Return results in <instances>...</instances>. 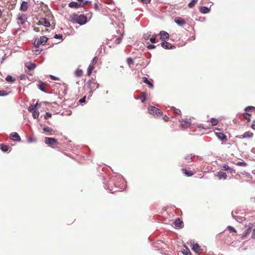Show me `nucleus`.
Returning a JSON list of instances; mask_svg holds the SVG:
<instances>
[{"mask_svg":"<svg viewBox=\"0 0 255 255\" xmlns=\"http://www.w3.org/2000/svg\"><path fill=\"white\" fill-rule=\"evenodd\" d=\"M43 130L48 135H53L55 134V131L52 128L49 127H44Z\"/></svg>","mask_w":255,"mask_h":255,"instance_id":"6","label":"nucleus"},{"mask_svg":"<svg viewBox=\"0 0 255 255\" xmlns=\"http://www.w3.org/2000/svg\"><path fill=\"white\" fill-rule=\"evenodd\" d=\"M216 176L219 179H226L227 178V175L226 173L222 171H218L216 174Z\"/></svg>","mask_w":255,"mask_h":255,"instance_id":"14","label":"nucleus"},{"mask_svg":"<svg viewBox=\"0 0 255 255\" xmlns=\"http://www.w3.org/2000/svg\"><path fill=\"white\" fill-rule=\"evenodd\" d=\"M5 80L7 82L12 83L15 81V79L13 77H12L11 76L8 75L6 76V77L5 78Z\"/></svg>","mask_w":255,"mask_h":255,"instance_id":"29","label":"nucleus"},{"mask_svg":"<svg viewBox=\"0 0 255 255\" xmlns=\"http://www.w3.org/2000/svg\"><path fill=\"white\" fill-rule=\"evenodd\" d=\"M83 71L81 69H77L75 72V74L77 77H81L83 75Z\"/></svg>","mask_w":255,"mask_h":255,"instance_id":"32","label":"nucleus"},{"mask_svg":"<svg viewBox=\"0 0 255 255\" xmlns=\"http://www.w3.org/2000/svg\"><path fill=\"white\" fill-rule=\"evenodd\" d=\"M68 5L71 8L77 9L79 7H83L84 4H82L81 3H79L76 1H71L68 4Z\"/></svg>","mask_w":255,"mask_h":255,"instance_id":"7","label":"nucleus"},{"mask_svg":"<svg viewBox=\"0 0 255 255\" xmlns=\"http://www.w3.org/2000/svg\"><path fill=\"white\" fill-rule=\"evenodd\" d=\"M221 168L223 170H232V169L228 165L223 164L220 166Z\"/></svg>","mask_w":255,"mask_h":255,"instance_id":"31","label":"nucleus"},{"mask_svg":"<svg viewBox=\"0 0 255 255\" xmlns=\"http://www.w3.org/2000/svg\"><path fill=\"white\" fill-rule=\"evenodd\" d=\"M245 111L246 112H255V107L253 106H248L245 109Z\"/></svg>","mask_w":255,"mask_h":255,"instance_id":"34","label":"nucleus"},{"mask_svg":"<svg viewBox=\"0 0 255 255\" xmlns=\"http://www.w3.org/2000/svg\"><path fill=\"white\" fill-rule=\"evenodd\" d=\"M127 62L129 66L133 63V60L131 58H128L127 59Z\"/></svg>","mask_w":255,"mask_h":255,"instance_id":"44","label":"nucleus"},{"mask_svg":"<svg viewBox=\"0 0 255 255\" xmlns=\"http://www.w3.org/2000/svg\"><path fill=\"white\" fill-rule=\"evenodd\" d=\"M26 76L24 74H22L19 76V79L21 80H25L26 79Z\"/></svg>","mask_w":255,"mask_h":255,"instance_id":"56","label":"nucleus"},{"mask_svg":"<svg viewBox=\"0 0 255 255\" xmlns=\"http://www.w3.org/2000/svg\"><path fill=\"white\" fill-rule=\"evenodd\" d=\"M228 229L230 232H236L235 229L232 226H228Z\"/></svg>","mask_w":255,"mask_h":255,"instance_id":"53","label":"nucleus"},{"mask_svg":"<svg viewBox=\"0 0 255 255\" xmlns=\"http://www.w3.org/2000/svg\"><path fill=\"white\" fill-rule=\"evenodd\" d=\"M52 114L50 112H46L44 115V118L47 119L51 117Z\"/></svg>","mask_w":255,"mask_h":255,"instance_id":"50","label":"nucleus"},{"mask_svg":"<svg viewBox=\"0 0 255 255\" xmlns=\"http://www.w3.org/2000/svg\"><path fill=\"white\" fill-rule=\"evenodd\" d=\"M253 136V133L251 131H246L244 134L239 135L237 137L239 138H252Z\"/></svg>","mask_w":255,"mask_h":255,"instance_id":"11","label":"nucleus"},{"mask_svg":"<svg viewBox=\"0 0 255 255\" xmlns=\"http://www.w3.org/2000/svg\"><path fill=\"white\" fill-rule=\"evenodd\" d=\"M40 44L41 43H40L39 39L35 40L34 45L35 47V48H38Z\"/></svg>","mask_w":255,"mask_h":255,"instance_id":"45","label":"nucleus"},{"mask_svg":"<svg viewBox=\"0 0 255 255\" xmlns=\"http://www.w3.org/2000/svg\"><path fill=\"white\" fill-rule=\"evenodd\" d=\"M210 122L212 126H216L218 123V121L214 118H212L210 119Z\"/></svg>","mask_w":255,"mask_h":255,"instance_id":"35","label":"nucleus"},{"mask_svg":"<svg viewBox=\"0 0 255 255\" xmlns=\"http://www.w3.org/2000/svg\"><path fill=\"white\" fill-rule=\"evenodd\" d=\"M62 37H63V35L62 34H55L54 36V38H55V39H62Z\"/></svg>","mask_w":255,"mask_h":255,"instance_id":"51","label":"nucleus"},{"mask_svg":"<svg viewBox=\"0 0 255 255\" xmlns=\"http://www.w3.org/2000/svg\"><path fill=\"white\" fill-rule=\"evenodd\" d=\"M86 96H85L84 97H83L82 98H81L79 101V102L81 103V104L85 103V102H86Z\"/></svg>","mask_w":255,"mask_h":255,"instance_id":"54","label":"nucleus"},{"mask_svg":"<svg viewBox=\"0 0 255 255\" xmlns=\"http://www.w3.org/2000/svg\"><path fill=\"white\" fill-rule=\"evenodd\" d=\"M0 149L3 152H8L9 151V147L4 144H1L0 145Z\"/></svg>","mask_w":255,"mask_h":255,"instance_id":"26","label":"nucleus"},{"mask_svg":"<svg viewBox=\"0 0 255 255\" xmlns=\"http://www.w3.org/2000/svg\"><path fill=\"white\" fill-rule=\"evenodd\" d=\"M171 109L174 110V113L175 114H176V115H180V114H181V111L179 109H176L174 107H172Z\"/></svg>","mask_w":255,"mask_h":255,"instance_id":"41","label":"nucleus"},{"mask_svg":"<svg viewBox=\"0 0 255 255\" xmlns=\"http://www.w3.org/2000/svg\"><path fill=\"white\" fill-rule=\"evenodd\" d=\"M110 184V182L109 183H107V184L106 185V187L105 188H107L110 191L112 192V193H114V192L118 191L117 190H114V188H111L109 186Z\"/></svg>","mask_w":255,"mask_h":255,"instance_id":"36","label":"nucleus"},{"mask_svg":"<svg viewBox=\"0 0 255 255\" xmlns=\"http://www.w3.org/2000/svg\"><path fill=\"white\" fill-rule=\"evenodd\" d=\"M28 140L29 142H35L36 141V139L35 138H32L31 137H30L28 138Z\"/></svg>","mask_w":255,"mask_h":255,"instance_id":"57","label":"nucleus"},{"mask_svg":"<svg viewBox=\"0 0 255 255\" xmlns=\"http://www.w3.org/2000/svg\"><path fill=\"white\" fill-rule=\"evenodd\" d=\"M50 77L51 78V79H52L53 80H58V78L55 77V76L52 75H50Z\"/></svg>","mask_w":255,"mask_h":255,"instance_id":"61","label":"nucleus"},{"mask_svg":"<svg viewBox=\"0 0 255 255\" xmlns=\"http://www.w3.org/2000/svg\"><path fill=\"white\" fill-rule=\"evenodd\" d=\"M155 46L154 45H153V44H149L148 46H147V48L148 49H154L155 48Z\"/></svg>","mask_w":255,"mask_h":255,"instance_id":"59","label":"nucleus"},{"mask_svg":"<svg viewBox=\"0 0 255 255\" xmlns=\"http://www.w3.org/2000/svg\"><path fill=\"white\" fill-rule=\"evenodd\" d=\"M236 165L240 166H246L247 165V163L244 161H242L237 162Z\"/></svg>","mask_w":255,"mask_h":255,"instance_id":"40","label":"nucleus"},{"mask_svg":"<svg viewBox=\"0 0 255 255\" xmlns=\"http://www.w3.org/2000/svg\"><path fill=\"white\" fill-rule=\"evenodd\" d=\"M199 11L201 13L205 14L210 11V7H208L206 6H202L200 7Z\"/></svg>","mask_w":255,"mask_h":255,"instance_id":"19","label":"nucleus"},{"mask_svg":"<svg viewBox=\"0 0 255 255\" xmlns=\"http://www.w3.org/2000/svg\"><path fill=\"white\" fill-rule=\"evenodd\" d=\"M174 21L177 24L181 26H183L186 23L185 20L180 17L175 18Z\"/></svg>","mask_w":255,"mask_h":255,"instance_id":"13","label":"nucleus"},{"mask_svg":"<svg viewBox=\"0 0 255 255\" xmlns=\"http://www.w3.org/2000/svg\"><path fill=\"white\" fill-rule=\"evenodd\" d=\"M215 134L217 137L220 140L223 141L224 140L227 139L226 135L223 132H215Z\"/></svg>","mask_w":255,"mask_h":255,"instance_id":"21","label":"nucleus"},{"mask_svg":"<svg viewBox=\"0 0 255 255\" xmlns=\"http://www.w3.org/2000/svg\"><path fill=\"white\" fill-rule=\"evenodd\" d=\"M192 249L196 253H200L202 250L201 249L200 246L198 244H194L192 245Z\"/></svg>","mask_w":255,"mask_h":255,"instance_id":"18","label":"nucleus"},{"mask_svg":"<svg viewBox=\"0 0 255 255\" xmlns=\"http://www.w3.org/2000/svg\"><path fill=\"white\" fill-rule=\"evenodd\" d=\"M252 228V226L251 227H249L244 232V233L242 235V238H246L251 232Z\"/></svg>","mask_w":255,"mask_h":255,"instance_id":"25","label":"nucleus"},{"mask_svg":"<svg viewBox=\"0 0 255 255\" xmlns=\"http://www.w3.org/2000/svg\"><path fill=\"white\" fill-rule=\"evenodd\" d=\"M186 249L184 250L183 251V254L184 255H191V253L187 247H185Z\"/></svg>","mask_w":255,"mask_h":255,"instance_id":"38","label":"nucleus"},{"mask_svg":"<svg viewBox=\"0 0 255 255\" xmlns=\"http://www.w3.org/2000/svg\"><path fill=\"white\" fill-rule=\"evenodd\" d=\"M183 223L179 218H177L174 222V225L177 228H181L183 227Z\"/></svg>","mask_w":255,"mask_h":255,"instance_id":"20","label":"nucleus"},{"mask_svg":"<svg viewBox=\"0 0 255 255\" xmlns=\"http://www.w3.org/2000/svg\"><path fill=\"white\" fill-rule=\"evenodd\" d=\"M251 128L254 129H255V121H253V124L251 126Z\"/></svg>","mask_w":255,"mask_h":255,"instance_id":"64","label":"nucleus"},{"mask_svg":"<svg viewBox=\"0 0 255 255\" xmlns=\"http://www.w3.org/2000/svg\"><path fill=\"white\" fill-rule=\"evenodd\" d=\"M94 67L93 65H90L89 66L88 68V71H87V75L88 76H91L92 71L94 69Z\"/></svg>","mask_w":255,"mask_h":255,"instance_id":"28","label":"nucleus"},{"mask_svg":"<svg viewBox=\"0 0 255 255\" xmlns=\"http://www.w3.org/2000/svg\"><path fill=\"white\" fill-rule=\"evenodd\" d=\"M149 40L151 43H154L156 41V38L155 37H152L149 39Z\"/></svg>","mask_w":255,"mask_h":255,"instance_id":"58","label":"nucleus"},{"mask_svg":"<svg viewBox=\"0 0 255 255\" xmlns=\"http://www.w3.org/2000/svg\"><path fill=\"white\" fill-rule=\"evenodd\" d=\"M148 113L150 114L155 116H161L162 115L163 112L159 109L156 108L154 106H150L148 108Z\"/></svg>","mask_w":255,"mask_h":255,"instance_id":"2","label":"nucleus"},{"mask_svg":"<svg viewBox=\"0 0 255 255\" xmlns=\"http://www.w3.org/2000/svg\"><path fill=\"white\" fill-rule=\"evenodd\" d=\"M38 23L39 24L43 25L46 27H49L50 24L49 21L46 18H41L39 20Z\"/></svg>","mask_w":255,"mask_h":255,"instance_id":"8","label":"nucleus"},{"mask_svg":"<svg viewBox=\"0 0 255 255\" xmlns=\"http://www.w3.org/2000/svg\"><path fill=\"white\" fill-rule=\"evenodd\" d=\"M10 138L11 140L14 141H20L21 140L20 136L16 132L11 133L10 134Z\"/></svg>","mask_w":255,"mask_h":255,"instance_id":"10","label":"nucleus"},{"mask_svg":"<svg viewBox=\"0 0 255 255\" xmlns=\"http://www.w3.org/2000/svg\"><path fill=\"white\" fill-rule=\"evenodd\" d=\"M190 120L185 119L181 121V126L182 128H185L190 125Z\"/></svg>","mask_w":255,"mask_h":255,"instance_id":"16","label":"nucleus"},{"mask_svg":"<svg viewBox=\"0 0 255 255\" xmlns=\"http://www.w3.org/2000/svg\"><path fill=\"white\" fill-rule=\"evenodd\" d=\"M25 66L29 70H32L35 68L36 67V64L32 62H26L24 64Z\"/></svg>","mask_w":255,"mask_h":255,"instance_id":"17","label":"nucleus"},{"mask_svg":"<svg viewBox=\"0 0 255 255\" xmlns=\"http://www.w3.org/2000/svg\"><path fill=\"white\" fill-rule=\"evenodd\" d=\"M142 81L144 83L147 84L150 88H152L153 87V84L149 81L146 77H143Z\"/></svg>","mask_w":255,"mask_h":255,"instance_id":"23","label":"nucleus"},{"mask_svg":"<svg viewBox=\"0 0 255 255\" xmlns=\"http://www.w3.org/2000/svg\"><path fill=\"white\" fill-rule=\"evenodd\" d=\"M252 238L255 239V229H254L252 234Z\"/></svg>","mask_w":255,"mask_h":255,"instance_id":"63","label":"nucleus"},{"mask_svg":"<svg viewBox=\"0 0 255 255\" xmlns=\"http://www.w3.org/2000/svg\"><path fill=\"white\" fill-rule=\"evenodd\" d=\"M24 17L25 16L24 15H21L17 17V20L19 21L18 23L22 24L25 22L26 18H25Z\"/></svg>","mask_w":255,"mask_h":255,"instance_id":"24","label":"nucleus"},{"mask_svg":"<svg viewBox=\"0 0 255 255\" xmlns=\"http://www.w3.org/2000/svg\"><path fill=\"white\" fill-rule=\"evenodd\" d=\"M70 20L73 23H77L82 25L87 22V17L84 14L78 15L74 13L70 15Z\"/></svg>","mask_w":255,"mask_h":255,"instance_id":"1","label":"nucleus"},{"mask_svg":"<svg viewBox=\"0 0 255 255\" xmlns=\"http://www.w3.org/2000/svg\"><path fill=\"white\" fill-rule=\"evenodd\" d=\"M31 113H32V116L34 119H38L39 115V112L37 110H36V111H34Z\"/></svg>","mask_w":255,"mask_h":255,"instance_id":"33","label":"nucleus"},{"mask_svg":"<svg viewBox=\"0 0 255 255\" xmlns=\"http://www.w3.org/2000/svg\"><path fill=\"white\" fill-rule=\"evenodd\" d=\"M251 116V114L248 113H245L244 114V117L246 120H247L248 122L251 121L250 117Z\"/></svg>","mask_w":255,"mask_h":255,"instance_id":"39","label":"nucleus"},{"mask_svg":"<svg viewBox=\"0 0 255 255\" xmlns=\"http://www.w3.org/2000/svg\"><path fill=\"white\" fill-rule=\"evenodd\" d=\"M195 155L193 154H190L186 155L184 157L185 162H183L182 164V166H187L188 164H190L191 162L194 161V158H195Z\"/></svg>","mask_w":255,"mask_h":255,"instance_id":"5","label":"nucleus"},{"mask_svg":"<svg viewBox=\"0 0 255 255\" xmlns=\"http://www.w3.org/2000/svg\"><path fill=\"white\" fill-rule=\"evenodd\" d=\"M140 99H141V102L142 103H144L146 101V98L145 94L144 93H142V96L140 98Z\"/></svg>","mask_w":255,"mask_h":255,"instance_id":"46","label":"nucleus"},{"mask_svg":"<svg viewBox=\"0 0 255 255\" xmlns=\"http://www.w3.org/2000/svg\"><path fill=\"white\" fill-rule=\"evenodd\" d=\"M44 142L45 144L50 146L58 144L57 139L55 138L46 137L44 138Z\"/></svg>","mask_w":255,"mask_h":255,"instance_id":"4","label":"nucleus"},{"mask_svg":"<svg viewBox=\"0 0 255 255\" xmlns=\"http://www.w3.org/2000/svg\"><path fill=\"white\" fill-rule=\"evenodd\" d=\"M163 119L165 121L167 122L169 121V118L167 116L165 115L163 117Z\"/></svg>","mask_w":255,"mask_h":255,"instance_id":"62","label":"nucleus"},{"mask_svg":"<svg viewBox=\"0 0 255 255\" xmlns=\"http://www.w3.org/2000/svg\"><path fill=\"white\" fill-rule=\"evenodd\" d=\"M122 37H123V35L119 37L118 38H117L116 39V41H115L116 44H119L121 42Z\"/></svg>","mask_w":255,"mask_h":255,"instance_id":"47","label":"nucleus"},{"mask_svg":"<svg viewBox=\"0 0 255 255\" xmlns=\"http://www.w3.org/2000/svg\"><path fill=\"white\" fill-rule=\"evenodd\" d=\"M38 39L39 40L40 43H41V44L42 45H44L48 40V38L45 36H41Z\"/></svg>","mask_w":255,"mask_h":255,"instance_id":"22","label":"nucleus"},{"mask_svg":"<svg viewBox=\"0 0 255 255\" xmlns=\"http://www.w3.org/2000/svg\"><path fill=\"white\" fill-rule=\"evenodd\" d=\"M33 51L35 54H39L42 51V49H40L38 47V48H35Z\"/></svg>","mask_w":255,"mask_h":255,"instance_id":"49","label":"nucleus"},{"mask_svg":"<svg viewBox=\"0 0 255 255\" xmlns=\"http://www.w3.org/2000/svg\"><path fill=\"white\" fill-rule=\"evenodd\" d=\"M97 61H98V58L96 56L94 57V58L92 60V64L93 65L97 63Z\"/></svg>","mask_w":255,"mask_h":255,"instance_id":"55","label":"nucleus"},{"mask_svg":"<svg viewBox=\"0 0 255 255\" xmlns=\"http://www.w3.org/2000/svg\"><path fill=\"white\" fill-rule=\"evenodd\" d=\"M232 216L233 217L236 219V221H237L238 222H241L242 221H244L245 220V218L243 217H241V216H234L233 215V212L232 213Z\"/></svg>","mask_w":255,"mask_h":255,"instance_id":"27","label":"nucleus"},{"mask_svg":"<svg viewBox=\"0 0 255 255\" xmlns=\"http://www.w3.org/2000/svg\"><path fill=\"white\" fill-rule=\"evenodd\" d=\"M160 39L162 40H167L169 38V34L165 31H161L159 33Z\"/></svg>","mask_w":255,"mask_h":255,"instance_id":"12","label":"nucleus"},{"mask_svg":"<svg viewBox=\"0 0 255 255\" xmlns=\"http://www.w3.org/2000/svg\"><path fill=\"white\" fill-rule=\"evenodd\" d=\"M183 172L187 176H191L193 174L191 171H188L186 169H182Z\"/></svg>","mask_w":255,"mask_h":255,"instance_id":"30","label":"nucleus"},{"mask_svg":"<svg viewBox=\"0 0 255 255\" xmlns=\"http://www.w3.org/2000/svg\"><path fill=\"white\" fill-rule=\"evenodd\" d=\"M93 84L96 85V82L93 81L92 80H89L87 82V84H86L87 88L90 89V97L92 96V95L93 94V91H94L96 89H98L99 88V84H97L96 87H93V86H92Z\"/></svg>","mask_w":255,"mask_h":255,"instance_id":"3","label":"nucleus"},{"mask_svg":"<svg viewBox=\"0 0 255 255\" xmlns=\"http://www.w3.org/2000/svg\"><path fill=\"white\" fill-rule=\"evenodd\" d=\"M161 46L165 49H173L175 47L168 42H163L160 43Z\"/></svg>","mask_w":255,"mask_h":255,"instance_id":"9","label":"nucleus"},{"mask_svg":"<svg viewBox=\"0 0 255 255\" xmlns=\"http://www.w3.org/2000/svg\"><path fill=\"white\" fill-rule=\"evenodd\" d=\"M8 93L4 90H0V96H5L7 95Z\"/></svg>","mask_w":255,"mask_h":255,"instance_id":"52","label":"nucleus"},{"mask_svg":"<svg viewBox=\"0 0 255 255\" xmlns=\"http://www.w3.org/2000/svg\"><path fill=\"white\" fill-rule=\"evenodd\" d=\"M38 88L42 92H45V89L43 87V83H41L38 85Z\"/></svg>","mask_w":255,"mask_h":255,"instance_id":"48","label":"nucleus"},{"mask_svg":"<svg viewBox=\"0 0 255 255\" xmlns=\"http://www.w3.org/2000/svg\"><path fill=\"white\" fill-rule=\"evenodd\" d=\"M197 0H192L188 4V6L190 8H192L193 7L195 4H196V3L197 2Z\"/></svg>","mask_w":255,"mask_h":255,"instance_id":"37","label":"nucleus"},{"mask_svg":"<svg viewBox=\"0 0 255 255\" xmlns=\"http://www.w3.org/2000/svg\"><path fill=\"white\" fill-rule=\"evenodd\" d=\"M94 9L96 10H98L99 9V5H98V2H95L94 3Z\"/></svg>","mask_w":255,"mask_h":255,"instance_id":"60","label":"nucleus"},{"mask_svg":"<svg viewBox=\"0 0 255 255\" xmlns=\"http://www.w3.org/2000/svg\"><path fill=\"white\" fill-rule=\"evenodd\" d=\"M28 9V2L25 1H22L20 6V10L21 11H26Z\"/></svg>","mask_w":255,"mask_h":255,"instance_id":"15","label":"nucleus"},{"mask_svg":"<svg viewBox=\"0 0 255 255\" xmlns=\"http://www.w3.org/2000/svg\"><path fill=\"white\" fill-rule=\"evenodd\" d=\"M151 35V32L144 34L143 35V38L145 40H148Z\"/></svg>","mask_w":255,"mask_h":255,"instance_id":"43","label":"nucleus"},{"mask_svg":"<svg viewBox=\"0 0 255 255\" xmlns=\"http://www.w3.org/2000/svg\"><path fill=\"white\" fill-rule=\"evenodd\" d=\"M37 109L35 108V106H34V105H31L29 108H28V111L30 112H33L34 111H36Z\"/></svg>","mask_w":255,"mask_h":255,"instance_id":"42","label":"nucleus"}]
</instances>
